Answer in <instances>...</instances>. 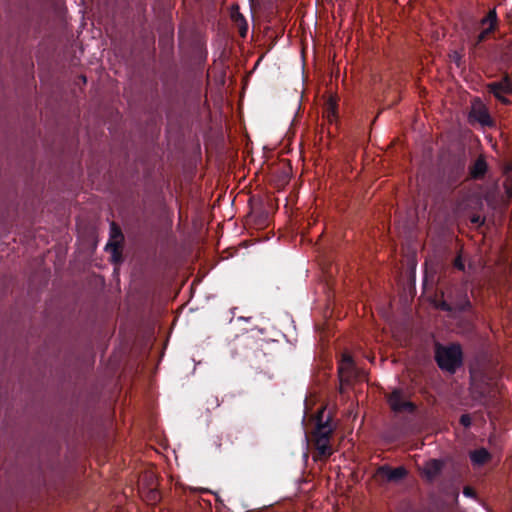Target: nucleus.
Returning a JSON list of instances; mask_svg holds the SVG:
<instances>
[{"instance_id": "9d476101", "label": "nucleus", "mask_w": 512, "mask_h": 512, "mask_svg": "<svg viewBox=\"0 0 512 512\" xmlns=\"http://www.w3.org/2000/svg\"><path fill=\"white\" fill-rule=\"evenodd\" d=\"M496 20H497L496 11L495 10H491L488 13L487 17L482 20V24L483 25L489 23V28H487L484 32H482L479 35L478 41H482L485 38L486 34L494 27V25L496 23Z\"/></svg>"}, {"instance_id": "dca6fc26", "label": "nucleus", "mask_w": 512, "mask_h": 512, "mask_svg": "<svg viewBox=\"0 0 512 512\" xmlns=\"http://www.w3.org/2000/svg\"><path fill=\"white\" fill-rule=\"evenodd\" d=\"M328 117H334L335 116V109H336V105L333 101H330L328 103Z\"/></svg>"}, {"instance_id": "1a4fd4ad", "label": "nucleus", "mask_w": 512, "mask_h": 512, "mask_svg": "<svg viewBox=\"0 0 512 512\" xmlns=\"http://www.w3.org/2000/svg\"><path fill=\"white\" fill-rule=\"evenodd\" d=\"M323 414H324V411L321 410L319 413V419H318L316 430H315V438L316 439L322 438V437L329 439V436L332 432V427L329 424L328 420L325 422H322Z\"/></svg>"}, {"instance_id": "0eeeda50", "label": "nucleus", "mask_w": 512, "mask_h": 512, "mask_svg": "<svg viewBox=\"0 0 512 512\" xmlns=\"http://www.w3.org/2000/svg\"><path fill=\"white\" fill-rule=\"evenodd\" d=\"M489 88L497 99H499L503 103L508 102L507 99L504 97L505 94L511 92V84L508 81V79H504L497 83H492L489 85Z\"/></svg>"}, {"instance_id": "39448f33", "label": "nucleus", "mask_w": 512, "mask_h": 512, "mask_svg": "<svg viewBox=\"0 0 512 512\" xmlns=\"http://www.w3.org/2000/svg\"><path fill=\"white\" fill-rule=\"evenodd\" d=\"M377 474L386 481L397 482L406 475V470L403 467L390 468L382 466L377 470Z\"/></svg>"}, {"instance_id": "2eb2a0df", "label": "nucleus", "mask_w": 512, "mask_h": 512, "mask_svg": "<svg viewBox=\"0 0 512 512\" xmlns=\"http://www.w3.org/2000/svg\"><path fill=\"white\" fill-rule=\"evenodd\" d=\"M460 422L464 427H469L471 425V418L468 414H464L461 416Z\"/></svg>"}, {"instance_id": "f3484780", "label": "nucleus", "mask_w": 512, "mask_h": 512, "mask_svg": "<svg viewBox=\"0 0 512 512\" xmlns=\"http://www.w3.org/2000/svg\"><path fill=\"white\" fill-rule=\"evenodd\" d=\"M435 306L447 311L452 310L451 305L448 304L446 301H442L439 304L435 303Z\"/></svg>"}, {"instance_id": "aec40b11", "label": "nucleus", "mask_w": 512, "mask_h": 512, "mask_svg": "<svg viewBox=\"0 0 512 512\" xmlns=\"http://www.w3.org/2000/svg\"><path fill=\"white\" fill-rule=\"evenodd\" d=\"M468 301L467 300H464L460 305H459V309H464L466 306H468Z\"/></svg>"}, {"instance_id": "393cba45", "label": "nucleus", "mask_w": 512, "mask_h": 512, "mask_svg": "<svg viewBox=\"0 0 512 512\" xmlns=\"http://www.w3.org/2000/svg\"><path fill=\"white\" fill-rule=\"evenodd\" d=\"M472 221H473V222H478V221H479V218H474Z\"/></svg>"}, {"instance_id": "5701e85b", "label": "nucleus", "mask_w": 512, "mask_h": 512, "mask_svg": "<svg viewBox=\"0 0 512 512\" xmlns=\"http://www.w3.org/2000/svg\"><path fill=\"white\" fill-rule=\"evenodd\" d=\"M472 393H473V394H474V393H476V385H475V383H474V382H473V384H472Z\"/></svg>"}, {"instance_id": "6ab92c4d", "label": "nucleus", "mask_w": 512, "mask_h": 512, "mask_svg": "<svg viewBox=\"0 0 512 512\" xmlns=\"http://www.w3.org/2000/svg\"><path fill=\"white\" fill-rule=\"evenodd\" d=\"M455 266L460 269V270H463L464 269V264H463V261H462V258L461 257H458L456 260H455Z\"/></svg>"}, {"instance_id": "f8f14e48", "label": "nucleus", "mask_w": 512, "mask_h": 512, "mask_svg": "<svg viewBox=\"0 0 512 512\" xmlns=\"http://www.w3.org/2000/svg\"><path fill=\"white\" fill-rule=\"evenodd\" d=\"M486 168H487V166H486L485 161L482 159H478L475 162V164L471 170V173H472L473 177H480L485 173Z\"/></svg>"}, {"instance_id": "6e6552de", "label": "nucleus", "mask_w": 512, "mask_h": 512, "mask_svg": "<svg viewBox=\"0 0 512 512\" xmlns=\"http://www.w3.org/2000/svg\"><path fill=\"white\" fill-rule=\"evenodd\" d=\"M470 459L475 467H481L491 459V454L485 448L470 452Z\"/></svg>"}, {"instance_id": "9b49d317", "label": "nucleus", "mask_w": 512, "mask_h": 512, "mask_svg": "<svg viewBox=\"0 0 512 512\" xmlns=\"http://www.w3.org/2000/svg\"><path fill=\"white\" fill-rule=\"evenodd\" d=\"M316 448L321 456H328L331 454V448L329 446L328 438H315Z\"/></svg>"}, {"instance_id": "412c9836", "label": "nucleus", "mask_w": 512, "mask_h": 512, "mask_svg": "<svg viewBox=\"0 0 512 512\" xmlns=\"http://www.w3.org/2000/svg\"><path fill=\"white\" fill-rule=\"evenodd\" d=\"M233 17H234L237 21H238V20H243V18H242V16H241L240 14L235 15V14L233 13Z\"/></svg>"}, {"instance_id": "20e7f679", "label": "nucleus", "mask_w": 512, "mask_h": 512, "mask_svg": "<svg viewBox=\"0 0 512 512\" xmlns=\"http://www.w3.org/2000/svg\"><path fill=\"white\" fill-rule=\"evenodd\" d=\"M338 370L341 383V390H343L344 383L349 382L351 376L353 375V360L350 355H343Z\"/></svg>"}, {"instance_id": "a211bd4d", "label": "nucleus", "mask_w": 512, "mask_h": 512, "mask_svg": "<svg viewBox=\"0 0 512 512\" xmlns=\"http://www.w3.org/2000/svg\"><path fill=\"white\" fill-rule=\"evenodd\" d=\"M463 494H464L466 497H474V491H473L470 487H466V488H464V490H463Z\"/></svg>"}, {"instance_id": "423d86ee", "label": "nucleus", "mask_w": 512, "mask_h": 512, "mask_svg": "<svg viewBox=\"0 0 512 512\" xmlns=\"http://www.w3.org/2000/svg\"><path fill=\"white\" fill-rule=\"evenodd\" d=\"M442 466H443L442 461H440L438 459H429L423 463V465L420 469H421L422 475L427 480H433L441 472Z\"/></svg>"}, {"instance_id": "7ed1b4c3", "label": "nucleus", "mask_w": 512, "mask_h": 512, "mask_svg": "<svg viewBox=\"0 0 512 512\" xmlns=\"http://www.w3.org/2000/svg\"><path fill=\"white\" fill-rule=\"evenodd\" d=\"M391 409L395 412L404 410H412V404L407 401L403 395V392L399 389H395L388 398Z\"/></svg>"}, {"instance_id": "4be33fe9", "label": "nucleus", "mask_w": 512, "mask_h": 512, "mask_svg": "<svg viewBox=\"0 0 512 512\" xmlns=\"http://www.w3.org/2000/svg\"><path fill=\"white\" fill-rule=\"evenodd\" d=\"M111 232H112V233H115V234H117V233H118V230H117V228L115 227V225H114V224L111 226Z\"/></svg>"}, {"instance_id": "f03ea898", "label": "nucleus", "mask_w": 512, "mask_h": 512, "mask_svg": "<svg viewBox=\"0 0 512 512\" xmlns=\"http://www.w3.org/2000/svg\"><path fill=\"white\" fill-rule=\"evenodd\" d=\"M470 118L477 121L482 126L492 125V119L487 111V108L480 100H474L472 102Z\"/></svg>"}, {"instance_id": "f257e3e1", "label": "nucleus", "mask_w": 512, "mask_h": 512, "mask_svg": "<svg viewBox=\"0 0 512 512\" xmlns=\"http://www.w3.org/2000/svg\"><path fill=\"white\" fill-rule=\"evenodd\" d=\"M435 357L439 367L448 372H454L462 363V352L456 344L437 346Z\"/></svg>"}, {"instance_id": "4468645a", "label": "nucleus", "mask_w": 512, "mask_h": 512, "mask_svg": "<svg viewBox=\"0 0 512 512\" xmlns=\"http://www.w3.org/2000/svg\"><path fill=\"white\" fill-rule=\"evenodd\" d=\"M451 60L459 67L461 63V55L460 53L454 51L452 54H450Z\"/></svg>"}, {"instance_id": "b1692460", "label": "nucleus", "mask_w": 512, "mask_h": 512, "mask_svg": "<svg viewBox=\"0 0 512 512\" xmlns=\"http://www.w3.org/2000/svg\"><path fill=\"white\" fill-rule=\"evenodd\" d=\"M156 499H157V493L152 491V500H156Z\"/></svg>"}, {"instance_id": "ddd939ff", "label": "nucleus", "mask_w": 512, "mask_h": 512, "mask_svg": "<svg viewBox=\"0 0 512 512\" xmlns=\"http://www.w3.org/2000/svg\"><path fill=\"white\" fill-rule=\"evenodd\" d=\"M117 240L114 239L113 241L107 243L106 250L111 253L112 260L116 262L118 260V248H117Z\"/></svg>"}]
</instances>
